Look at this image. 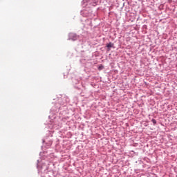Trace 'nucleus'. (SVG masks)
Returning <instances> with one entry per match:
<instances>
[{"mask_svg": "<svg viewBox=\"0 0 177 177\" xmlns=\"http://www.w3.org/2000/svg\"><path fill=\"white\" fill-rule=\"evenodd\" d=\"M152 122L153 123V124H156V120H152Z\"/></svg>", "mask_w": 177, "mask_h": 177, "instance_id": "nucleus-3", "label": "nucleus"}, {"mask_svg": "<svg viewBox=\"0 0 177 177\" xmlns=\"http://www.w3.org/2000/svg\"><path fill=\"white\" fill-rule=\"evenodd\" d=\"M113 46H114V44H113L111 42L106 44L107 48H113Z\"/></svg>", "mask_w": 177, "mask_h": 177, "instance_id": "nucleus-1", "label": "nucleus"}, {"mask_svg": "<svg viewBox=\"0 0 177 177\" xmlns=\"http://www.w3.org/2000/svg\"><path fill=\"white\" fill-rule=\"evenodd\" d=\"M98 70H103V66L100 65L98 68Z\"/></svg>", "mask_w": 177, "mask_h": 177, "instance_id": "nucleus-2", "label": "nucleus"}]
</instances>
